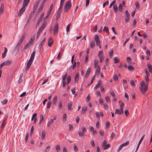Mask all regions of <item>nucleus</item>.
<instances>
[{
    "label": "nucleus",
    "instance_id": "45",
    "mask_svg": "<svg viewBox=\"0 0 152 152\" xmlns=\"http://www.w3.org/2000/svg\"><path fill=\"white\" fill-rule=\"evenodd\" d=\"M34 39V37H32L30 39V40L28 42L29 43H30L31 44Z\"/></svg>",
    "mask_w": 152,
    "mask_h": 152
},
{
    "label": "nucleus",
    "instance_id": "18",
    "mask_svg": "<svg viewBox=\"0 0 152 152\" xmlns=\"http://www.w3.org/2000/svg\"><path fill=\"white\" fill-rule=\"evenodd\" d=\"M4 4H1L0 8V14H1L3 13L4 10Z\"/></svg>",
    "mask_w": 152,
    "mask_h": 152
},
{
    "label": "nucleus",
    "instance_id": "19",
    "mask_svg": "<svg viewBox=\"0 0 152 152\" xmlns=\"http://www.w3.org/2000/svg\"><path fill=\"white\" fill-rule=\"evenodd\" d=\"M72 105V102H70L67 105L68 109L69 110H72L71 107Z\"/></svg>",
    "mask_w": 152,
    "mask_h": 152
},
{
    "label": "nucleus",
    "instance_id": "61",
    "mask_svg": "<svg viewBox=\"0 0 152 152\" xmlns=\"http://www.w3.org/2000/svg\"><path fill=\"white\" fill-rule=\"evenodd\" d=\"M121 104L120 105V108L123 109L124 106V104L123 102H121Z\"/></svg>",
    "mask_w": 152,
    "mask_h": 152
},
{
    "label": "nucleus",
    "instance_id": "41",
    "mask_svg": "<svg viewBox=\"0 0 152 152\" xmlns=\"http://www.w3.org/2000/svg\"><path fill=\"white\" fill-rule=\"evenodd\" d=\"M98 56L99 58L100 59L99 62L101 63L102 62L104 59V57L103 56H100L99 55Z\"/></svg>",
    "mask_w": 152,
    "mask_h": 152
},
{
    "label": "nucleus",
    "instance_id": "38",
    "mask_svg": "<svg viewBox=\"0 0 152 152\" xmlns=\"http://www.w3.org/2000/svg\"><path fill=\"white\" fill-rule=\"evenodd\" d=\"M45 136V131H43L42 133V138L44 139Z\"/></svg>",
    "mask_w": 152,
    "mask_h": 152
},
{
    "label": "nucleus",
    "instance_id": "5",
    "mask_svg": "<svg viewBox=\"0 0 152 152\" xmlns=\"http://www.w3.org/2000/svg\"><path fill=\"white\" fill-rule=\"evenodd\" d=\"M58 23L56 22L55 23L53 27V34L54 35L57 34L58 33Z\"/></svg>",
    "mask_w": 152,
    "mask_h": 152
},
{
    "label": "nucleus",
    "instance_id": "22",
    "mask_svg": "<svg viewBox=\"0 0 152 152\" xmlns=\"http://www.w3.org/2000/svg\"><path fill=\"white\" fill-rule=\"evenodd\" d=\"M53 4H52L50 6V7L49 10L48 11V12L47 13L48 14V15H50L51 14V12L53 8Z\"/></svg>",
    "mask_w": 152,
    "mask_h": 152
},
{
    "label": "nucleus",
    "instance_id": "11",
    "mask_svg": "<svg viewBox=\"0 0 152 152\" xmlns=\"http://www.w3.org/2000/svg\"><path fill=\"white\" fill-rule=\"evenodd\" d=\"M53 39L51 37L49 38V41L48 42V46L50 47H51L53 44Z\"/></svg>",
    "mask_w": 152,
    "mask_h": 152
},
{
    "label": "nucleus",
    "instance_id": "4",
    "mask_svg": "<svg viewBox=\"0 0 152 152\" xmlns=\"http://www.w3.org/2000/svg\"><path fill=\"white\" fill-rule=\"evenodd\" d=\"M47 24V22L45 21L44 23L39 28L37 33V35H39L41 32L42 31L43 29L44 28Z\"/></svg>",
    "mask_w": 152,
    "mask_h": 152
},
{
    "label": "nucleus",
    "instance_id": "49",
    "mask_svg": "<svg viewBox=\"0 0 152 152\" xmlns=\"http://www.w3.org/2000/svg\"><path fill=\"white\" fill-rule=\"evenodd\" d=\"M5 121H4V120H3V121L2 122V123L1 125V129H2L5 126Z\"/></svg>",
    "mask_w": 152,
    "mask_h": 152
},
{
    "label": "nucleus",
    "instance_id": "26",
    "mask_svg": "<svg viewBox=\"0 0 152 152\" xmlns=\"http://www.w3.org/2000/svg\"><path fill=\"white\" fill-rule=\"evenodd\" d=\"M45 38L39 44V46L40 48L42 47L43 45L44 44L45 41Z\"/></svg>",
    "mask_w": 152,
    "mask_h": 152
},
{
    "label": "nucleus",
    "instance_id": "25",
    "mask_svg": "<svg viewBox=\"0 0 152 152\" xmlns=\"http://www.w3.org/2000/svg\"><path fill=\"white\" fill-rule=\"evenodd\" d=\"M61 12V11L58 10L57 11V15H56V19H58L59 18Z\"/></svg>",
    "mask_w": 152,
    "mask_h": 152
},
{
    "label": "nucleus",
    "instance_id": "56",
    "mask_svg": "<svg viewBox=\"0 0 152 152\" xmlns=\"http://www.w3.org/2000/svg\"><path fill=\"white\" fill-rule=\"evenodd\" d=\"M103 31H106L108 33H109L108 28L107 27V26L104 27V29H103Z\"/></svg>",
    "mask_w": 152,
    "mask_h": 152
},
{
    "label": "nucleus",
    "instance_id": "48",
    "mask_svg": "<svg viewBox=\"0 0 152 152\" xmlns=\"http://www.w3.org/2000/svg\"><path fill=\"white\" fill-rule=\"evenodd\" d=\"M76 63L75 62H74V64H73V65H72V66H70V69L72 68V69L74 70L75 67V66H76Z\"/></svg>",
    "mask_w": 152,
    "mask_h": 152
},
{
    "label": "nucleus",
    "instance_id": "51",
    "mask_svg": "<svg viewBox=\"0 0 152 152\" xmlns=\"http://www.w3.org/2000/svg\"><path fill=\"white\" fill-rule=\"evenodd\" d=\"M51 102L50 101H49L48 102L47 105V108L49 109L50 108L51 105Z\"/></svg>",
    "mask_w": 152,
    "mask_h": 152
},
{
    "label": "nucleus",
    "instance_id": "64",
    "mask_svg": "<svg viewBox=\"0 0 152 152\" xmlns=\"http://www.w3.org/2000/svg\"><path fill=\"white\" fill-rule=\"evenodd\" d=\"M74 149L75 151H77L78 150V148L76 144H74Z\"/></svg>",
    "mask_w": 152,
    "mask_h": 152
},
{
    "label": "nucleus",
    "instance_id": "57",
    "mask_svg": "<svg viewBox=\"0 0 152 152\" xmlns=\"http://www.w3.org/2000/svg\"><path fill=\"white\" fill-rule=\"evenodd\" d=\"M56 150L57 151H59L60 149V146L59 145H57L56 146Z\"/></svg>",
    "mask_w": 152,
    "mask_h": 152
},
{
    "label": "nucleus",
    "instance_id": "14",
    "mask_svg": "<svg viewBox=\"0 0 152 152\" xmlns=\"http://www.w3.org/2000/svg\"><path fill=\"white\" fill-rule=\"evenodd\" d=\"M44 6V3H42L41 5L40 6L38 10H37V12H39L41 11L43 9V7Z\"/></svg>",
    "mask_w": 152,
    "mask_h": 152
},
{
    "label": "nucleus",
    "instance_id": "30",
    "mask_svg": "<svg viewBox=\"0 0 152 152\" xmlns=\"http://www.w3.org/2000/svg\"><path fill=\"white\" fill-rule=\"evenodd\" d=\"M66 113H64L63 115V116L62 118V120L64 122H65L66 121Z\"/></svg>",
    "mask_w": 152,
    "mask_h": 152
},
{
    "label": "nucleus",
    "instance_id": "1",
    "mask_svg": "<svg viewBox=\"0 0 152 152\" xmlns=\"http://www.w3.org/2000/svg\"><path fill=\"white\" fill-rule=\"evenodd\" d=\"M149 76H145V79L146 83H145V81H143L140 83V89L141 91L142 94L143 95L146 92L148 89V83L149 81L148 78Z\"/></svg>",
    "mask_w": 152,
    "mask_h": 152
},
{
    "label": "nucleus",
    "instance_id": "53",
    "mask_svg": "<svg viewBox=\"0 0 152 152\" xmlns=\"http://www.w3.org/2000/svg\"><path fill=\"white\" fill-rule=\"evenodd\" d=\"M84 133L83 132L79 131L78 132V134L80 137L84 136Z\"/></svg>",
    "mask_w": 152,
    "mask_h": 152
},
{
    "label": "nucleus",
    "instance_id": "2",
    "mask_svg": "<svg viewBox=\"0 0 152 152\" xmlns=\"http://www.w3.org/2000/svg\"><path fill=\"white\" fill-rule=\"evenodd\" d=\"M71 5V2L70 0L66 2L64 6V12H67L69 9Z\"/></svg>",
    "mask_w": 152,
    "mask_h": 152
},
{
    "label": "nucleus",
    "instance_id": "8",
    "mask_svg": "<svg viewBox=\"0 0 152 152\" xmlns=\"http://www.w3.org/2000/svg\"><path fill=\"white\" fill-rule=\"evenodd\" d=\"M94 40L96 42V45H99L100 44V40L99 39V36L96 35L94 37Z\"/></svg>",
    "mask_w": 152,
    "mask_h": 152
},
{
    "label": "nucleus",
    "instance_id": "13",
    "mask_svg": "<svg viewBox=\"0 0 152 152\" xmlns=\"http://www.w3.org/2000/svg\"><path fill=\"white\" fill-rule=\"evenodd\" d=\"M30 0H24V1L23 3V7H24L26 8V7L28 5Z\"/></svg>",
    "mask_w": 152,
    "mask_h": 152
},
{
    "label": "nucleus",
    "instance_id": "46",
    "mask_svg": "<svg viewBox=\"0 0 152 152\" xmlns=\"http://www.w3.org/2000/svg\"><path fill=\"white\" fill-rule=\"evenodd\" d=\"M145 134H144L142 136V137H141V138H140V141H139V142H138V143H139V144H140L142 142V141L143 140V139L144 138V137H145Z\"/></svg>",
    "mask_w": 152,
    "mask_h": 152
},
{
    "label": "nucleus",
    "instance_id": "37",
    "mask_svg": "<svg viewBox=\"0 0 152 152\" xmlns=\"http://www.w3.org/2000/svg\"><path fill=\"white\" fill-rule=\"evenodd\" d=\"M129 141H127L125 143H124L122 144L121 145H122V146L124 147L127 146L129 144Z\"/></svg>",
    "mask_w": 152,
    "mask_h": 152
},
{
    "label": "nucleus",
    "instance_id": "7",
    "mask_svg": "<svg viewBox=\"0 0 152 152\" xmlns=\"http://www.w3.org/2000/svg\"><path fill=\"white\" fill-rule=\"evenodd\" d=\"M33 61L30 60L29 59L28 61L27 64V66H26V70H27L30 67V66L32 64Z\"/></svg>",
    "mask_w": 152,
    "mask_h": 152
},
{
    "label": "nucleus",
    "instance_id": "24",
    "mask_svg": "<svg viewBox=\"0 0 152 152\" xmlns=\"http://www.w3.org/2000/svg\"><path fill=\"white\" fill-rule=\"evenodd\" d=\"M114 62L115 64L119 62L120 60L119 59H118L117 57H114L113 58Z\"/></svg>",
    "mask_w": 152,
    "mask_h": 152
},
{
    "label": "nucleus",
    "instance_id": "12",
    "mask_svg": "<svg viewBox=\"0 0 152 152\" xmlns=\"http://www.w3.org/2000/svg\"><path fill=\"white\" fill-rule=\"evenodd\" d=\"M3 63L4 66H8L10 65L11 64L12 62L10 60H7L3 62Z\"/></svg>",
    "mask_w": 152,
    "mask_h": 152
},
{
    "label": "nucleus",
    "instance_id": "21",
    "mask_svg": "<svg viewBox=\"0 0 152 152\" xmlns=\"http://www.w3.org/2000/svg\"><path fill=\"white\" fill-rule=\"evenodd\" d=\"M96 68V69L95 72V74L98 76L99 75L100 72V67H98Z\"/></svg>",
    "mask_w": 152,
    "mask_h": 152
},
{
    "label": "nucleus",
    "instance_id": "34",
    "mask_svg": "<svg viewBox=\"0 0 152 152\" xmlns=\"http://www.w3.org/2000/svg\"><path fill=\"white\" fill-rule=\"evenodd\" d=\"M67 75V73H66L64 75L62 76V81H66L65 80L66 78Z\"/></svg>",
    "mask_w": 152,
    "mask_h": 152
},
{
    "label": "nucleus",
    "instance_id": "10",
    "mask_svg": "<svg viewBox=\"0 0 152 152\" xmlns=\"http://www.w3.org/2000/svg\"><path fill=\"white\" fill-rule=\"evenodd\" d=\"M25 7H23L19 10L18 14V15L19 16L22 15L23 12L25 11Z\"/></svg>",
    "mask_w": 152,
    "mask_h": 152
},
{
    "label": "nucleus",
    "instance_id": "9",
    "mask_svg": "<svg viewBox=\"0 0 152 152\" xmlns=\"http://www.w3.org/2000/svg\"><path fill=\"white\" fill-rule=\"evenodd\" d=\"M115 113L116 114H118L119 115L121 114L124 113V111L123 109H116L115 111Z\"/></svg>",
    "mask_w": 152,
    "mask_h": 152
},
{
    "label": "nucleus",
    "instance_id": "43",
    "mask_svg": "<svg viewBox=\"0 0 152 152\" xmlns=\"http://www.w3.org/2000/svg\"><path fill=\"white\" fill-rule=\"evenodd\" d=\"M50 148V146H48L45 149L44 152H49Z\"/></svg>",
    "mask_w": 152,
    "mask_h": 152
},
{
    "label": "nucleus",
    "instance_id": "17",
    "mask_svg": "<svg viewBox=\"0 0 152 152\" xmlns=\"http://www.w3.org/2000/svg\"><path fill=\"white\" fill-rule=\"evenodd\" d=\"M79 78V74L78 73H77L75 77V82H77Z\"/></svg>",
    "mask_w": 152,
    "mask_h": 152
},
{
    "label": "nucleus",
    "instance_id": "23",
    "mask_svg": "<svg viewBox=\"0 0 152 152\" xmlns=\"http://www.w3.org/2000/svg\"><path fill=\"white\" fill-rule=\"evenodd\" d=\"M147 65L148 68L149 69V72L151 73H152V66L149 64H147Z\"/></svg>",
    "mask_w": 152,
    "mask_h": 152
},
{
    "label": "nucleus",
    "instance_id": "63",
    "mask_svg": "<svg viewBox=\"0 0 152 152\" xmlns=\"http://www.w3.org/2000/svg\"><path fill=\"white\" fill-rule=\"evenodd\" d=\"M91 72V69L90 67H89L87 69V71H86V73L88 74H90Z\"/></svg>",
    "mask_w": 152,
    "mask_h": 152
},
{
    "label": "nucleus",
    "instance_id": "33",
    "mask_svg": "<svg viewBox=\"0 0 152 152\" xmlns=\"http://www.w3.org/2000/svg\"><path fill=\"white\" fill-rule=\"evenodd\" d=\"M4 66V64H3V63H1L0 65V78L1 77V75L2 72V71L1 69L2 68L3 66Z\"/></svg>",
    "mask_w": 152,
    "mask_h": 152
},
{
    "label": "nucleus",
    "instance_id": "40",
    "mask_svg": "<svg viewBox=\"0 0 152 152\" xmlns=\"http://www.w3.org/2000/svg\"><path fill=\"white\" fill-rule=\"evenodd\" d=\"M123 9V7L122 4H120L119 5L118 7V10L121 12H122Z\"/></svg>",
    "mask_w": 152,
    "mask_h": 152
},
{
    "label": "nucleus",
    "instance_id": "60",
    "mask_svg": "<svg viewBox=\"0 0 152 152\" xmlns=\"http://www.w3.org/2000/svg\"><path fill=\"white\" fill-rule=\"evenodd\" d=\"M135 5L137 8H139L140 7V5L138 1H136L135 2Z\"/></svg>",
    "mask_w": 152,
    "mask_h": 152
},
{
    "label": "nucleus",
    "instance_id": "44",
    "mask_svg": "<svg viewBox=\"0 0 152 152\" xmlns=\"http://www.w3.org/2000/svg\"><path fill=\"white\" fill-rule=\"evenodd\" d=\"M107 143V141L106 140H104L102 144V147L103 148L105 147Z\"/></svg>",
    "mask_w": 152,
    "mask_h": 152
},
{
    "label": "nucleus",
    "instance_id": "42",
    "mask_svg": "<svg viewBox=\"0 0 152 152\" xmlns=\"http://www.w3.org/2000/svg\"><path fill=\"white\" fill-rule=\"evenodd\" d=\"M44 119V116L42 115H40V120L39 121V124H40L42 121Z\"/></svg>",
    "mask_w": 152,
    "mask_h": 152
},
{
    "label": "nucleus",
    "instance_id": "6",
    "mask_svg": "<svg viewBox=\"0 0 152 152\" xmlns=\"http://www.w3.org/2000/svg\"><path fill=\"white\" fill-rule=\"evenodd\" d=\"M130 19V15L127 10L125 11V21L126 22H128Z\"/></svg>",
    "mask_w": 152,
    "mask_h": 152
},
{
    "label": "nucleus",
    "instance_id": "15",
    "mask_svg": "<svg viewBox=\"0 0 152 152\" xmlns=\"http://www.w3.org/2000/svg\"><path fill=\"white\" fill-rule=\"evenodd\" d=\"M35 53L36 52L35 51H34L33 52L31 55L30 58V60L33 61L35 55Z\"/></svg>",
    "mask_w": 152,
    "mask_h": 152
},
{
    "label": "nucleus",
    "instance_id": "16",
    "mask_svg": "<svg viewBox=\"0 0 152 152\" xmlns=\"http://www.w3.org/2000/svg\"><path fill=\"white\" fill-rule=\"evenodd\" d=\"M99 61L97 60H95L94 61V66L95 68L100 67L98 65Z\"/></svg>",
    "mask_w": 152,
    "mask_h": 152
},
{
    "label": "nucleus",
    "instance_id": "3",
    "mask_svg": "<svg viewBox=\"0 0 152 152\" xmlns=\"http://www.w3.org/2000/svg\"><path fill=\"white\" fill-rule=\"evenodd\" d=\"M26 36V33H24L23 34V35L21 37V38L19 40L17 44L16 47L19 46L22 44V43L23 42V41L25 38Z\"/></svg>",
    "mask_w": 152,
    "mask_h": 152
},
{
    "label": "nucleus",
    "instance_id": "58",
    "mask_svg": "<svg viewBox=\"0 0 152 152\" xmlns=\"http://www.w3.org/2000/svg\"><path fill=\"white\" fill-rule=\"evenodd\" d=\"M62 103L61 101H60L59 103V105H58V107L59 109H61L62 108Z\"/></svg>",
    "mask_w": 152,
    "mask_h": 152
},
{
    "label": "nucleus",
    "instance_id": "62",
    "mask_svg": "<svg viewBox=\"0 0 152 152\" xmlns=\"http://www.w3.org/2000/svg\"><path fill=\"white\" fill-rule=\"evenodd\" d=\"M7 102V99H4L1 102V103L4 105L6 104Z\"/></svg>",
    "mask_w": 152,
    "mask_h": 152
},
{
    "label": "nucleus",
    "instance_id": "50",
    "mask_svg": "<svg viewBox=\"0 0 152 152\" xmlns=\"http://www.w3.org/2000/svg\"><path fill=\"white\" fill-rule=\"evenodd\" d=\"M95 46V43L94 41H92L91 43V47L92 48Z\"/></svg>",
    "mask_w": 152,
    "mask_h": 152
},
{
    "label": "nucleus",
    "instance_id": "20",
    "mask_svg": "<svg viewBox=\"0 0 152 152\" xmlns=\"http://www.w3.org/2000/svg\"><path fill=\"white\" fill-rule=\"evenodd\" d=\"M57 100V97L56 96H55L53 100V105H56Z\"/></svg>",
    "mask_w": 152,
    "mask_h": 152
},
{
    "label": "nucleus",
    "instance_id": "27",
    "mask_svg": "<svg viewBox=\"0 0 152 152\" xmlns=\"http://www.w3.org/2000/svg\"><path fill=\"white\" fill-rule=\"evenodd\" d=\"M113 49H111L110 50V52L109 53V55L110 56V58H112L113 57Z\"/></svg>",
    "mask_w": 152,
    "mask_h": 152
},
{
    "label": "nucleus",
    "instance_id": "52",
    "mask_svg": "<svg viewBox=\"0 0 152 152\" xmlns=\"http://www.w3.org/2000/svg\"><path fill=\"white\" fill-rule=\"evenodd\" d=\"M105 99L106 100V102L107 103L110 102V99L109 97L108 96H107L105 97Z\"/></svg>",
    "mask_w": 152,
    "mask_h": 152
},
{
    "label": "nucleus",
    "instance_id": "31",
    "mask_svg": "<svg viewBox=\"0 0 152 152\" xmlns=\"http://www.w3.org/2000/svg\"><path fill=\"white\" fill-rule=\"evenodd\" d=\"M87 110V108L86 107H83L82 110V113H85Z\"/></svg>",
    "mask_w": 152,
    "mask_h": 152
},
{
    "label": "nucleus",
    "instance_id": "59",
    "mask_svg": "<svg viewBox=\"0 0 152 152\" xmlns=\"http://www.w3.org/2000/svg\"><path fill=\"white\" fill-rule=\"evenodd\" d=\"M103 107L104 109L107 110L108 109L109 107L106 104H104L103 105Z\"/></svg>",
    "mask_w": 152,
    "mask_h": 152
},
{
    "label": "nucleus",
    "instance_id": "35",
    "mask_svg": "<svg viewBox=\"0 0 152 152\" xmlns=\"http://www.w3.org/2000/svg\"><path fill=\"white\" fill-rule=\"evenodd\" d=\"M31 45V44L29 43L28 42L24 47L23 49L26 50L29 48V47Z\"/></svg>",
    "mask_w": 152,
    "mask_h": 152
},
{
    "label": "nucleus",
    "instance_id": "36",
    "mask_svg": "<svg viewBox=\"0 0 152 152\" xmlns=\"http://www.w3.org/2000/svg\"><path fill=\"white\" fill-rule=\"evenodd\" d=\"M128 69L129 70H134V68L132 65H129L127 66Z\"/></svg>",
    "mask_w": 152,
    "mask_h": 152
},
{
    "label": "nucleus",
    "instance_id": "47",
    "mask_svg": "<svg viewBox=\"0 0 152 152\" xmlns=\"http://www.w3.org/2000/svg\"><path fill=\"white\" fill-rule=\"evenodd\" d=\"M91 98V97L88 94L87 97L86 98V102H89V100H90Z\"/></svg>",
    "mask_w": 152,
    "mask_h": 152
},
{
    "label": "nucleus",
    "instance_id": "55",
    "mask_svg": "<svg viewBox=\"0 0 152 152\" xmlns=\"http://www.w3.org/2000/svg\"><path fill=\"white\" fill-rule=\"evenodd\" d=\"M110 147V144L109 143L107 144V145H106V146L104 147V150H105L108 149Z\"/></svg>",
    "mask_w": 152,
    "mask_h": 152
},
{
    "label": "nucleus",
    "instance_id": "29",
    "mask_svg": "<svg viewBox=\"0 0 152 152\" xmlns=\"http://www.w3.org/2000/svg\"><path fill=\"white\" fill-rule=\"evenodd\" d=\"M53 123V120L52 119H51L50 121H49L47 124V126L48 127H49L51 124H52Z\"/></svg>",
    "mask_w": 152,
    "mask_h": 152
},
{
    "label": "nucleus",
    "instance_id": "54",
    "mask_svg": "<svg viewBox=\"0 0 152 152\" xmlns=\"http://www.w3.org/2000/svg\"><path fill=\"white\" fill-rule=\"evenodd\" d=\"M113 79L115 81L118 80V77L117 75H114L113 77Z\"/></svg>",
    "mask_w": 152,
    "mask_h": 152
},
{
    "label": "nucleus",
    "instance_id": "28",
    "mask_svg": "<svg viewBox=\"0 0 152 152\" xmlns=\"http://www.w3.org/2000/svg\"><path fill=\"white\" fill-rule=\"evenodd\" d=\"M102 83H101V80H99L98 81V83L94 87V88L95 89H96L98 88L99 86L101 85Z\"/></svg>",
    "mask_w": 152,
    "mask_h": 152
},
{
    "label": "nucleus",
    "instance_id": "39",
    "mask_svg": "<svg viewBox=\"0 0 152 152\" xmlns=\"http://www.w3.org/2000/svg\"><path fill=\"white\" fill-rule=\"evenodd\" d=\"M41 0H37L36 1L35 3V5L34 6L38 7V5L40 1Z\"/></svg>",
    "mask_w": 152,
    "mask_h": 152
},
{
    "label": "nucleus",
    "instance_id": "32",
    "mask_svg": "<svg viewBox=\"0 0 152 152\" xmlns=\"http://www.w3.org/2000/svg\"><path fill=\"white\" fill-rule=\"evenodd\" d=\"M113 8L115 12H116L118 10V8L116 4H115L113 6Z\"/></svg>",
    "mask_w": 152,
    "mask_h": 152
}]
</instances>
